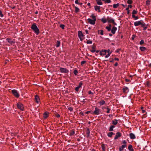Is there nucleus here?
Segmentation results:
<instances>
[{"mask_svg":"<svg viewBox=\"0 0 151 151\" xmlns=\"http://www.w3.org/2000/svg\"><path fill=\"white\" fill-rule=\"evenodd\" d=\"M31 29H32L37 35H38L39 34V30L35 24L34 23L32 25L31 27Z\"/></svg>","mask_w":151,"mask_h":151,"instance_id":"f257e3e1","label":"nucleus"},{"mask_svg":"<svg viewBox=\"0 0 151 151\" xmlns=\"http://www.w3.org/2000/svg\"><path fill=\"white\" fill-rule=\"evenodd\" d=\"M12 93L14 95L16 98H19V94L18 91L14 89L12 90Z\"/></svg>","mask_w":151,"mask_h":151,"instance_id":"f03ea898","label":"nucleus"},{"mask_svg":"<svg viewBox=\"0 0 151 151\" xmlns=\"http://www.w3.org/2000/svg\"><path fill=\"white\" fill-rule=\"evenodd\" d=\"M78 37L79 38L81 41H82L83 40V37L84 36L83 35L82 31H79L78 32Z\"/></svg>","mask_w":151,"mask_h":151,"instance_id":"7ed1b4c3","label":"nucleus"},{"mask_svg":"<svg viewBox=\"0 0 151 151\" xmlns=\"http://www.w3.org/2000/svg\"><path fill=\"white\" fill-rule=\"evenodd\" d=\"M101 112L100 109L97 107L95 108V110L93 112V114L96 115H98Z\"/></svg>","mask_w":151,"mask_h":151,"instance_id":"20e7f679","label":"nucleus"},{"mask_svg":"<svg viewBox=\"0 0 151 151\" xmlns=\"http://www.w3.org/2000/svg\"><path fill=\"white\" fill-rule=\"evenodd\" d=\"M107 20L108 23H111L115 25H117V24L114 22V20L112 18H108L107 19Z\"/></svg>","mask_w":151,"mask_h":151,"instance_id":"39448f33","label":"nucleus"},{"mask_svg":"<svg viewBox=\"0 0 151 151\" xmlns=\"http://www.w3.org/2000/svg\"><path fill=\"white\" fill-rule=\"evenodd\" d=\"M17 108L20 109L21 110L23 111L24 109V107L23 106V104L20 103H17Z\"/></svg>","mask_w":151,"mask_h":151,"instance_id":"423d86ee","label":"nucleus"},{"mask_svg":"<svg viewBox=\"0 0 151 151\" xmlns=\"http://www.w3.org/2000/svg\"><path fill=\"white\" fill-rule=\"evenodd\" d=\"M60 70L61 72L62 73H68L69 71L66 68H60Z\"/></svg>","mask_w":151,"mask_h":151,"instance_id":"0eeeda50","label":"nucleus"},{"mask_svg":"<svg viewBox=\"0 0 151 151\" xmlns=\"http://www.w3.org/2000/svg\"><path fill=\"white\" fill-rule=\"evenodd\" d=\"M87 20L89 23L92 25H94L95 24V22L96 21L93 19H92L90 18L88 19Z\"/></svg>","mask_w":151,"mask_h":151,"instance_id":"6e6552de","label":"nucleus"},{"mask_svg":"<svg viewBox=\"0 0 151 151\" xmlns=\"http://www.w3.org/2000/svg\"><path fill=\"white\" fill-rule=\"evenodd\" d=\"M123 92L124 93H127L129 91V89L127 87H124L122 88Z\"/></svg>","mask_w":151,"mask_h":151,"instance_id":"1a4fd4ad","label":"nucleus"},{"mask_svg":"<svg viewBox=\"0 0 151 151\" xmlns=\"http://www.w3.org/2000/svg\"><path fill=\"white\" fill-rule=\"evenodd\" d=\"M141 21L142 22L143 21L141 20L134 22V25L137 27L140 25L141 24Z\"/></svg>","mask_w":151,"mask_h":151,"instance_id":"9d476101","label":"nucleus"},{"mask_svg":"<svg viewBox=\"0 0 151 151\" xmlns=\"http://www.w3.org/2000/svg\"><path fill=\"white\" fill-rule=\"evenodd\" d=\"M117 30V28L114 26L112 27V29H111V32L113 34H115V32Z\"/></svg>","mask_w":151,"mask_h":151,"instance_id":"9b49d317","label":"nucleus"},{"mask_svg":"<svg viewBox=\"0 0 151 151\" xmlns=\"http://www.w3.org/2000/svg\"><path fill=\"white\" fill-rule=\"evenodd\" d=\"M90 133H83V135L87 138H89L90 139H91V137L90 136L89 134Z\"/></svg>","mask_w":151,"mask_h":151,"instance_id":"f8f14e48","label":"nucleus"},{"mask_svg":"<svg viewBox=\"0 0 151 151\" xmlns=\"http://www.w3.org/2000/svg\"><path fill=\"white\" fill-rule=\"evenodd\" d=\"M95 10L96 11H98V12H100V6H99L97 5L95 6H94Z\"/></svg>","mask_w":151,"mask_h":151,"instance_id":"ddd939ff","label":"nucleus"},{"mask_svg":"<svg viewBox=\"0 0 151 151\" xmlns=\"http://www.w3.org/2000/svg\"><path fill=\"white\" fill-rule=\"evenodd\" d=\"M6 40L11 45L14 43V42L11 39L9 38H6Z\"/></svg>","mask_w":151,"mask_h":151,"instance_id":"4468645a","label":"nucleus"},{"mask_svg":"<svg viewBox=\"0 0 151 151\" xmlns=\"http://www.w3.org/2000/svg\"><path fill=\"white\" fill-rule=\"evenodd\" d=\"M121 133H117L116 134V135L114 138V139H117L119 137H121Z\"/></svg>","mask_w":151,"mask_h":151,"instance_id":"2eb2a0df","label":"nucleus"},{"mask_svg":"<svg viewBox=\"0 0 151 151\" xmlns=\"http://www.w3.org/2000/svg\"><path fill=\"white\" fill-rule=\"evenodd\" d=\"M130 138L132 139H134L135 138V136L134 134L131 133L129 134Z\"/></svg>","mask_w":151,"mask_h":151,"instance_id":"dca6fc26","label":"nucleus"},{"mask_svg":"<svg viewBox=\"0 0 151 151\" xmlns=\"http://www.w3.org/2000/svg\"><path fill=\"white\" fill-rule=\"evenodd\" d=\"M40 100V99L38 96L37 95H36L35 96V101L37 103H38L39 102V101Z\"/></svg>","mask_w":151,"mask_h":151,"instance_id":"f3484780","label":"nucleus"},{"mask_svg":"<svg viewBox=\"0 0 151 151\" xmlns=\"http://www.w3.org/2000/svg\"><path fill=\"white\" fill-rule=\"evenodd\" d=\"M128 149L130 151H134V149L132 147V146L131 145H129L128 147Z\"/></svg>","mask_w":151,"mask_h":151,"instance_id":"a211bd4d","label":"nucleus"},{"mask_svg":"<svg viewBox=\"0 0 151 151\" xmlns=\"http://www.w3.org/2000/svg\"><path fill=\"white\" fill-rule=\"evenodd\" d=\"M126 147V145H122L121 147H120L119 148V151H122L123 150V148H125Z\"/></svg>","mask_w":151,"mask_h":151,"instance_id":"6ab92c4d","label":"nucleus"},{"mask_svg":"<svg viewBox=\"0 0 151 151\" xmlns=\"http://www.w3.org/2000/svg\"><path fill=\"white\" fill-rule=\"evenodd\" d=\"M96 2L98 5H101L103 4L101 0H96Z\"/></svg>","mask_w":151,"mask_h":151,"instance_id":"aec40b11","label":"nucleus"},{"mask_svg":"<svg viewBox=\"0 0 151 151\" xmlns=\"http://www.w3.org/2000/svg\"><path fill=\"white\" fill-rule=\"evenodd\" d=\"M139 49L142 51H144L146 50V48L144 47H140Z\"/></svg>","mask_w":151,"mask_h":151,"instance_id":"412c9836","label":"nucleus"},{"mask_svg":"<svg viewBox=\"0 0 151 151\" xmlns=\"http://www.w3.org/2000/svg\"><path fill=\"white\" fill-rule=\"evenodd\" d=\"M105 103V102L103 100H101L99 102V104L101 105H103Z\"/></svg>","mask_w":151,"mask_h":151,"instance_id":"4be33fe9","label":"nucleus"},{"mask_svg":"<svg viewBox=\"0 0 151 151\" xmlns=\"http://www.w3.org/2000/svg\"><path fill=\"white\" fill-rule=\"evenodd\" d=\"M105 145L104 144H101V148L103 151H105Z\"/></svg>","mask_w":151,"mask_h":151,"instance_id":"5701e85b","label":"nucleus"},{"mask_svg":"<svg viewBox=\"0 0 151 151\" xmlns=\"http://www.w3.org/2000/svg\"><path fill=\"white\" fill-rule=\"evenodd\" d=\"M48 116V113L47 112H45V113H44V114H43V117H44V118L45 119H46V118H47Z\"/></svg>","mask_w":151,"mask_h":151,"instance_id":"b1692460","label":"nucleus"},{"mask_svg":"<svg viewBox=\"0 0 151 151\" xmlns=\"http://www.w3.org/2000/svg\"><path fill=\"white\" fill-rule=\"evenodd\" d=\"M119 6V4L117 3V4H114L113 5V6L114 8L116 9Z\"/></svg>","mask_w":151,"mask_h":151,"instance_id":"393cba45","label":"nucleus"},{"mask_svg":"<svg viewBox=\"0 0 151 151\" xmlns=\"http://www.w3.org/2000/svg\"><path fill=\"white\" fill-rule=\"evenodd\" d=\"M60 42L59 41H57L56 42V44L55 45L56 47H58L60 46Z\"/></svg>","mask_w":151,"mask_h":151,"instance_id":"a878e982","label":"nucleus"},{"mask_svg":"<svg viewBox=\"0 0 151 151\" xmlns=\"http://www.w3.org/2000/svg\"><path fill=\"white\" fill-rule=\"evenodd\" d=\"M118 120L116 119H115L112 121V124L114 125H116L118 123Z\"/></svg>","mask_w":151,"mask_h":151,"instance_id":"bb28decb","label":"nucleus"},{"mask_svg":"<svg viewBox=\"0 0 151 151\" xmlns=\"http://www.w3.org/2000/svg\"><path fill=\"white\" fill-rule=\"evenodd\" d=\"M98 32L101 35H104V31L103 30H99Z\"/></svg>","mask_w":151,"mask_h":151,"instance_id":"cd10ccee","label":"nucleus"},{"mask_svg":"<svg viewBox=\"0 0 151 151\" xmlns=\"http://www.w3.org/2000/svg\"><path fill=\"white\" fill-rule=\"evenodd\" d=\"M96 48V46H93L92 47V50H91L90 51H91L92 52H94L96 51V50H95V49Z\"/></svg>","mask_w":151,"mask_h":151,"instance_id":"c85d7f7f","label":"nucleus"},{"mask_svg":"<svg viewBox=\"0 0 151 151\" xmlns=\"http://www.w3.org/2000/svg\"><path fill=\"white\" fill-rule=\"evenodd\" d=\"M132 17L133 18H134L135 20L138 19L139 17L138 16H136L135 15H132Z\"/></svg>","mask_w":151,"mask_h":151,"instance_id":"c756f323","label":"nucleus"},{"mask_svg":"<svg viewBox=\"0 0 151 151\" xmlns=\"http://www.w3.org/2000/svg\"><path fill=\"white\" fill-rule=\"evenodd\" d=\"M91 17L92 19H93L94 20H96V16L94 15L93 14H92L91 16Z\"/></svg>","mask_w":151,"mask_h":151,"instance_id":"7c9ffc66","label":"nucleus"},{"mask_svg":"<svg viewBox=\"0 0 151 151\" xmlns=\"http://www.w3.org/2000/svg\"><path fill=\"white\" fill-rule=\"evenodd\" d=\"M115 127V126L114 125H111L110 127L109 128V130L110 131H112L113 130V129L114 127Z\"/></svg>","mask_w":151,"mask_h":151,"instance_id":"2f4dec72","label":"nucleus"},{"mask_svg":"<svg viewBox=\"0 0 151 151\" xmlns=\"http://www.w3.org/2000/svg\"><path fill=\"white\" fill-rule=\"evenodd\" d=\"M75 11L76 12H78L79 11V9L76 6H75Z\"/></svg>","mask_w":151,"mask_h":151,"instance_id":"473e14b6","label":"nucleus"},{"mask_svg":"<svg viewBox=\"0 0 151 151\" xmlns=\"http://www.w3.org/2000/svg\"><path fill=\"white\" fill-rule=\"evenodd\" d=\"M137 11L135 10L133 11L132 14V15H134V14H137Z\"/></svg>","mask_w":151,"mask_h":151,"instance_id":"72a5a7b5","label":"nucleus"},{"mask_svg":"<svg viewBox=\"0 0 151 151\" xmlns=\"http://www.w3.org/2000/svg\"><path fill=\"white\" fill-rule=\"evenodd\" d=\"M86 43L88 44H91L92 43V41L91 40H87V41L86 42Z\"/></svg>","mask_w":151,"mask_h":151,"instance_id":"f704fd0d","label":"nucleus"},{"mask_svg":"<svg viewBox=\"0 0 151 151\" xmlns=\"http://www.w3.org/2000/svg\"><path fill=\"white\" fill-rule=\"evenodd\" d=\"M83 83L82 82H79V85L78 86L80 88L81 87Z\"/></svg>","mask_w":151,"mask_h":151,"instance_id":"c9c22d12","label":"nucleus"},{"mask_svg":"<svg viewBox=\"0 0 151 151\" xmlns=\"http://www.w3.org/2000/svg\"><path fill=\"white\" fill-rule=\"evenodd\" d=\"M132 0H128L127 1V3L129 4H131L132 3Z\"/></svg>","mask_w":151,"mask_h":151,"instance_id":"e433bc0d","label":"nucleus"},{"mask_svg":"<svg viewBox=\"0 0 151 151\" xmlns=\"http://www.w3.org/2000/svg\"><path fill=\"white\" fill-rule=\"evenodd\" d=\"M140 25H141L142 27H144L145 26V24L144 22H141V24Z\"/></svg>","mask_w":151,"mask_h":151,"instance_id":"4c0bfd02","label":"nucleus"},{"mask_svg":"<svg viewBox=\"0 0 151 151\" xmlns=\"http://www.w3.org/2000/svg\"><path fill=\"white\" fill-rule=\"evenodd\" d=\"M112 133H108L107 135L108 137H111L112 135Z\"/></svg>","mask_w":151,"mask_h":151,"instance_id":"58836bf2","label":"nucleus"},{"mask_svg":"<svg viewBox=\"0 0 151 151\" xmlns=\"http://www.w3.org/2000/svg\"><path fill=\"white\" fill-rule=\"evenodd\" d=\"M73 73H74V74H75V75L76 76L78 73V71L77 70H75L74 71Z\"/></svg>","mask_w":151,"mask_h":151,"instance_id":"ea45409f","label":"nucleus"},{"mask_svg":"<svg viewBox=\"0 0 151 151\" xmlns=\"http://www.w3.org/2000/svg\"><path fill=\"white\" fill-rule=\"evenodd\" d=\"M112 51H111L110 53H108L107 55H106L105 56V57L106 58H108L110 55L111 54V53Z\"/></svg>","mask_w":151,"mask_h":151,"instance_id":"a19ab883","label":"nucleus"},{"mask_svg":"<svg viewBox=\"0 0 151 151\" xmlns=\"http://www.w3.org/2000/svg\"><path fill=\"white\" fill-rule=\"evenodd\" d=\"M101 21L103 22V23H105L106 22V19H101Z\"/></svg>","mask_w":151,"mask_h":151,"instance_id":"79ce46f5","label":"nucleus"},{"mask_svg":"<svg viewBox=\"0 0 151 151\" xmlns=\"http://www.w3.org/2000/svg\"><path fill=\"white\" fill-rule=\"evenodd\" d=\"M107 109V111H106V113H109L110 112V109L108 107V106L107 107L106 109Z\"/></svg>","mask_w":151,"mask_h":151,"instance_id":"37998d69","label":"nucleus"},{"mask_svg":"<svg viewBox=\"0 0 151 151\" xmlns=\"http://www.w3.org/2000/svg\"><path fill=\"white\" fill-rule=\"evenodd\" d=\"M106 28L107 29V30H108V31H110L111 30V28H110V27H108V26H106Z\"/></svg>","mask_w":151,"mask_h":151,"instance_id":"c03bdc74","label":"nucleus"},{"mask_svg":"<svg viewBox=\"0 0 151 151\" xmlns=\"http://www.w3.org/2000/svg\"><path fill=\"white\" fill-rule=\"evenodd\" d=\"M60 27L61 28L63 29H64L65 25L64 24H60Z\"/></svg>","mask_w":151,"mask_h":151,"instance_id":"a18cd8bd","label":"nucleus"},{"mask_svg":"<svg viewBox=\"0 0 151 151\" xmlns=\"http://www.w3.org/2000/svg\"><path fill=\"white\" fill-rule=\"evenodd\" d=\"M86 63V61L85 60L82 61L81 62V65H83Z\"/></svg>","mask_w":151,"mask_h":151,"instance_id":"49530a36","label":"nucleus"},{"mask_svg":"<svg viewBox=\"0 0 151 151\" xmlns=\"http://www.w3.org/2000/svg\"><path fill=\"white\" fill-rule=\"evenodd\" d=\"M111 2V1L110 0H106L105 1V3H109Z\"/></svg>","mask_w":151,"mask_h":151,"instance_id":"de8ad7c7","label":"nucleus"},{"mask_svg":"<svg viewBox=\"0 0 151 151\" xmlns=\"http://www.w3.org/2000/svg\"><path fill=\"white\" fill-rule=\"evenodd\" d=\"M79 88L78 86H77L75 88V90L77 92H78L79 91Z\"/></svg>","mask_w":151,"mask_h":151,"instance_id":"09e8293b","label":"nucleus"},{"mask_svg":"<svg viewBox=\"0 0 151 151\" xmlns=\"http://www.w3.org/2000/svg\"><path fill=\"white\" fill-rule=\"evenodd\" d=\"M102 52H104V53L103 55H106V53L107 50H102Z\"/></svg>","mask_w":151,"mask_h":151,"instance_id":"8fccbe9b","label":"nucleus"},{"mask_svg":"<svg viewBox=\"0 0 151 151\" xmlns=\"http://www.w3.org/2000/svg\"><path fill=\"white\" fill-rule=\"evenodd\" d=\"M0 16L1 17H3L4 15L2 14V12L1 10H0Z\"/></svg>","mask_w":151,"mask_h":151,"instance_id":"3c124183","label":"nucleus"},{"mask_svg":"<svg viewBox=\"0 0 151 151\" xmlns=\"http://www.w3.org/2000/svg\"><path fill=\"white\" fill-rule=\"evenodd\" d=\"M75 133H68V134H69L70 136L73 135Z\"/></svg>","mask_w":151,"mask_h":151,"instance_id":"603ef678","label":"nucleus"},{"mask_svg":"<svg viewBox=\"0 0 151 151\" xmlns=\"http://www.w3.org/2000/svg\"><path fill=\"white\" fill-rule=\"evenodd\" d=\"M144 43V41L143 40H141L140 42V45H142Z\"/></svg>","mask_w":151,"mask_h":151,"instance_id":"864d4df0","label":"nucleus"},{"mask_svg":"<svg viewBox=\"0 0 151 151\" xmlns=\"http://www.w3.org/2000/svg\"><path fill=\"white\" fill-rule=\"evenodd\" d=\"M146 4L147 5L150 4V1L149 0H147L146 1Z\"/></svg>","mask_w":151,"mask_h":151,"instance_id":"5fc2aeb1","label":"nucleus"},{"mask_svg":"<svg viewBox=\"0 0 151 151\" xmlns=\"http://www.w3.org/2000/svg\"><path fill=\"white\" fill-rule=\"evenodd\" d=\"M68 109L69 110H70V111H73V109L72 107H69L68 108Z\"/></svg>","mask_w":151,"mask_h":151,"instance_id":"6e6d98bb","label":"nucleus"},{"mask_svg":"<svg viewBox=\"0 0 151 151\" xmlns=\"http://www.w3.org/2000/svg\"><path fill=\"white\" fill-rule=\"evenodd\" d=\"M75 3L76 4H79V2H78V0H76L75 1Z\"/></svg>","mask_w":151,"mask_h":151,"instance_id":"4d7b16f0","label":"nucleus"},{"mask_svg":"<svg viewBox=\"0 0 151 151\" xmlns=\"http://www.w3.org/2000/svg\"><path fill=\"white\" fill-rule=\"evenodd\" d=\"M88 93L89 94H93V93L91 91H88Z\"/></svg>","mask_w":151,"mask_h":151,"instance_id":"13d9d810","label":"nucleus"},{"mask_svg":"<svg viewBox=\"0 0 151 151\" xmlns=\"http://www.w3.org/2000/svg\"><path fill=\"white\" fill-rule=\"evenodd\" d=\"M91 111H87L86 112H85V113L86 114H88L89 113H90V112Z\"/></svg>","mask_w":151,"mask_h":151,"instance_id":"bf43d9fd","label":"nucleus"},{"mask_svg":"<svg viewBox=\"0 0 151 151\" xmlns=\"http://www.w3.org/2000/svg\"><path fill=\"white\" fill-rule=\"evenodd\" d=\"M121 50L120 49H118L117 50H116V52H119L120 50Z\"/></svg>","mask_w":151,"mask_h":151,"instance_id":"052dcab7","label":"nucleus"},{"mask_svg":"<svg viewBox=\"0 0 151 151\" xmlns=\"http://www.w3.org/2000/svg\"><path fill=\"white\" fill-rule=\"evenodd\" d=\"M114 60H116V61H118L119 60V58H114Z\"/></svg>","mask_w":151,"mask_h":151,"instance_id":"680f3d73","label":"nucleus"},{"mask_svg":"<svg viewBox=\"0 0 151 151\" xmlns=\"http://www.w3.org/2000/svg\"><path fill=\"white\" fill-rule=\"evenodd\" d=\"M56 116L57 118H59L60 117V116L59 114H56Z\"/></svg>","mask_w":151,"mask_h":151,"instance_id":"e2e57ef3","label":"nucleus"},{"mask_svg":"<svg viewBox=\"0 0 151 151\" xmlns=\"http://www.w3.org/2000/svg\"><path fill=\"white\" fill-rule=\"evenodd\" d=\"M147 29V27H143V30L144 31H145Z\"/></svg>","mask_w":151,"mask_h":151,"instance_id":"0e129e2a","label":"nucleus"},{"mask_svg":"<svg viewBox=\"0 0 151 151\" xmlns=\"http://www.w3.org/2000/svg\"><path fill=\"white\" fill-rule=\"evenodd\" d=\"M126 143H127V142H126V141L125 140H124L123 141L122 143L124 144V145H126Z\"/></svg>","mask_w":151,"mask_h":151,"instance_id":"69168bd1","label":"nucleus"},{"mask_svg":"<svg viewBox=\"0 0 151 151\" xmlns=\"http://www.w3.org/2000/svg\"><path fill=\"white\" fill-rule=\"evenodd\" d=\"M125 81L127 82H129L130 81V80L127 79H125Z\"/></svg>","mask_w":151,"mask_h":151,"instance_id":"338daca9","label":"nucleus"},{"mask_svg":"<svg viewBox=\"0 0 151 151\" xmlns=\"http://www.w3.org/2000/svg\"><path fill=\"white\" fill-rule=\"evenodd\" d=\"M114 65L115 66H117L118 65V63L117 62H116Z\"/></svg>","mask_w":151,"mask_h":151,"instance_id":"774afa93","label":"nucleus"}]
</instances>
